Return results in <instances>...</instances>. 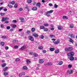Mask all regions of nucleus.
<instances>
[{"instance_id": "nucleus-7", "label": "nucleus", "mask_w": 77, "mask_h": 77, "mask_svg": "<svg viewBox=\"0 0 77 77\" xmlns=\"http://www.w3.org/2000/svg\"><path fill=\"white\" fill-rule=\"evenodd\" d=\"M63 63V61H60L58 63V65H62Z\"/></svg>"}, {"instance_id": "nucleus-20", "label": "nucleus", "mask_w": 77, "mask_h": 77, "mask_svg": "<svg viewBox=\"0 0 77 77\" xmlns=\"http://www.w3.org/2000/svg\"><path fill=\"white\" fill-rule=\"evenodd\" d=\"M36 30V29L34 28H32L31 29V31L33 32H34Z\"/></svg>"}, {"instance_id": "nucleus-33", "label": "nucleus", "mask_w": 77, "mask_h": 77, "mask_svg": "<svg viewBox=\"0 0 77 77\" xmlns=\"http://www.w3.org/2000/svg\"><path fill=\"white\" fill-rule=\"evenodd\" d=\"M23 69H27V67L26 66H24L23 67Z\"/></svg>"}, {"instance_id": "nucleus-42", "label": "nucleus", "mask_w": 77, "mask_h": 77, "mask_svg": "<svg viewBox=\"0 0 77 77\" xmlns=\"http://www.w3.org/2000/svg\"><path fill=\"white\" fill-rule=\"evenodd\" d=\"M44 32H47V31H48V29L47 28H45L44 29Z\"/></svg>"}, {"instance_id": "nucleus-10", "label": "nucleus", "mask_w": 77, "mask_h": 77, "mask_svg": "<svg viewBox=\"0 0 77 77\" xmlns=\"http://www.w3.org/2000/svg\"><path fill=\"white\" fill-rule=\"evenodd\" d=\"M39 63H44V60L42 59H40L39 60Z\"/></svg>"}, {"instance_id": "nucleus-63", "label": "nucleus", "mask_w": 77, "mask_h": 77, "mask_svg": "<svg viewBox=\"0 0 77 77\" xmlns=\"http://www.w3.org/2000/svg\"><path fill=\"white\" fill-rule=\"evenodd\" d=\"M51 30H54V28H52L51 29Z\"/></svg>"}, {"instance_id": "nucleus-45", "label": "nucleus", "mask_w": 77, "mask_h": 77, "mask_svg": "<svg viewBox=\"0 0 77 77\" xmlns=\"http://www.w3.org/2000/svg\"><path fill=\"white\" fill-rule=\"evenodd\" d=\"M5 49L6 50H8V49H9V47H8V46L5 47Z\"/></svg>"}, {"instance_id": "nucleus-12", "label": "nucleus", "mask_w": 77, "mask_h": 77, "mask_svg": "<svg viewBox=\"0 0 77 77\" xmlns=\"http://www.w3.org/2000/svg\"><path fill=\"white\" fill-rule=\"evenodd\" d=\"M50 50L51 51H54L55 50V48H50Z\"/></svg>"}, {"instance_id": "nucleus-34", "label": "nucleus", "mask_w": 77, "mask_h": 77, "mask_svg": "<svg viewBox=\"0 0 77 77\" xmlns=\"http://www.w3.org/2000/svg\"><path fill=\"white\" fill-rule=\"evenodd\" d=\"M72 65L71 64H69L68 66V68H71V67H72Z\"/></svg>"}, {"instance_id": "nucleus-58", "label": "nucleus", "mask_w": 77, "mask_h": 77, "mask_svg": "<svg viewBox=\"0 0 77 77\" xmlns=\"http://www.w3.org/2000/svg\"><path fill=\"white\" fill-rule=\"evenodd\" d=\"M19 77H21V76H22V74L21 73H20L19 75Z\"/></svg>"}, {"instance_id": "nucleus-44", "label": "nucleus", "mask_w": 77, "mask_h": 77, "mask_svg": "<svg viewBox=\"0 0 77 77\" xmlns=\"http://www.w3.org/2000/svg\"><path fill=\"white\" fill-rule=\"evenodd\" d=\"M26 33L29 35L30 33V31H27Z\"/></svg>"}, {"instance_id": "nucleus-49", "label": "nucleus", "mask_w": 77, "mask_h": 77, "mask_svg": "<svg viewBox=\"0 0 77 77\" xmlns=\"http://www.w3.org/2000/svg\"><path fill=\"white\" fill-rule=\"evenodd\" d=\"M49 6H51V7L53 6V5L51 3L49 4Z\"/></svg>"}, {"instance_id": "nucleus-11", "label": "nucleus", "mask_w": 77, "mask_h": 77, "mask_svg": "<svg viewBox=\"0 0 77 77\" xmlns=\"http://www.w3.org/2000/svg\"><path fill=\"white\" fill-rule=\"evenodd\" d=\"M33 36H34V37H38V35L36 33H34L33 34Z\"/></svg>"}, {"instance_id": "nucleus-18", "label": "nucleus", "mask_w": 77, "mask_h": 77, "mask_svg": "<svg viewBox=\"0 0 77 77\" xmlns=\"http://www.w3.org/2000/svg\"><path fill=\"white\" fill-rule=\"evenodd\" d=\"M36 6H37V7H40V6H41V3L39 2H38L36 4Z\"/></svg>"}, {"instance_id": "nucleus-56", "label": "nucleus", "mask_w": 77, "mask_h": 77, "mask_svg": "<svg viewBox=\"0 0 77 77\" xmlns=\"http://www.w3.org/2000/svg\"><path fill=\"white\" fill-rule=\"evenodd\" d=\"M47 52V51L45 50H44L43 51V53H45Z\"/></svg>"}, {"instance_id": "nucleus-57", "label": "nucleus", "mask_w": 77, "mask_h": 77, "mask_svg": "<svg viewBox=\"0 0 77 77\" xmlns=\"http://www.w3.org/2000/svg\"><path fill=\"white\" fill-rule=\"evenodd\" d=\"M6 24H8L9 23V21H6L5 22Z\"/></svg>"}, {"instance_id": "nucleus-25", "label": "nucleus", "mask_w": 77, "mask_h": 77, "mask_svg": "<svg viewBox=\"0 0 77 77\" xmlns=\"http://www.w3.org/2000/svg\"><path fill=\"white\" fill-rule=\"evenodd\" d=\"M33 55L34 57H38V55L36 53H34Z\"/></svg>"}, {"instance_id": "nucleus-9", "label": "nucleus", "mask_w": 77, "mask_h": 77, "mask_svg": "<svg viewBox=\"0 0 77 77\" xmlns=\"http://www.w3.org/2000/svg\"><path fill=\"white\" fill-rule=\"evenodd\" d=\"M53 10H50L47 11V14H51V13H53Z\"/></svg>"}, {"instance_id": "nucleus-5", "label": "nucleus", "mask_w": 77, "mask_h": 77, "mask_svg": "<svg viewBox=\"0 0 77 77\" xmlns=\"http://www.w3.org/2000/svg\"><path fill=\"white\" fill-rule=\"evenodd\" d=\"M69 36H70L71 38H75V35L73 34H69Z\"/></svg>"}, {"instance_id": "nucleus-17", "label": "nucleus", "mask_w": 77, "mask_h": 77, "mask_svg": "<svg viewBox=\"0 0 77 77\" xmlns=\"http://www.w3.org/2000/svg\"><path fill=\"white\" fill-rule=\"evenodd\" d=\"M55 53L56 54L59 53V50L57 49H56L55 50Z\"/></svg>"}, {"instance_id": "nucleus-54", "label": "nucleus", "mask_w": 77, "mask_h": 77, "mask_svg": "<svg viewBox=\"0 0 77 77\" xmlns=\"http://www.w3.org/2000/svg\"><path fill=\"white\" fill-rule=\"evenodd\" d=\"M13 42H18V40H14Z\"/></svg>"}, {"instance_id": "nucleus-30", "label": "nucleus", "mask_w": 77, "mask_h": 77, "mask_svg": "<svg viewBox=\"0 0 77 77\" xmlns=\"http://www.w3.org/2000/svg\"><path fill=\"white\" fill-rule=\"evenodd\" d=\"M48 65H53V63L49 62L48 63Z\"/></svg>"}, {"instance_id": "nucleus-52", "label": "nucleus", "mask_w": 77, "mask_h": 77, "mask_svg": "<svg viewBox=\"0 0 77 77\" xmlns=\"http://www.w3.org/2000/svg\"><path fill=\"white\" fill-rule=\"evenodd\" d=\"M14 48H15V49H16L18 48V46H14Z\"/></svg>"}, {"instance_id": "nucleus-55", "label": "nucleus", "mask_w": 77, "mask_h": 77, "mask_svg": "<svg viewBox=\"0 0 77 77\" xmlns=\"http://www.w3.org/2000/svg\"><path fill=\"white\" fill-rule=\"evenodd\" d=\"M44 35L41 36V39H44Z\"/></svg>"}, {"instance_id": "nucleus-43", "label": "nucleus", "mask_w": 77, "mask_h": 77, "mask_svg": "<svg viewBox=\"0 0 77 77\" xmlns=\"http://www.w3.org/2000/svg\"><path fill=\"white\" fill-rule=\"evenodd\" d=\"M11 29V27L9 26H7V30H9Z\"/></svg>"}, {"instance_id": "nucleus-37", "label": "nucleus", "mask_w": 77, "mask_h": 77, "mask_svg": "<svg viewBox=\"0 0 77 77\" xmlns=\"http://www.w3.org/2000/svg\"><path fill=\"white\" fill-rule=\"evenodd\" d=\"M38 48L39 50H42L43 48V47L42 46H40L38 47Z\"/></svg>"}, {"instance_id": "nucleus-60", "label": "nucleus", "mask_w": 77, "mask_h": 77, "mask_svg": "<svg viewBox=\"0 0 77 77\" xmlns=\"http://www.w3.org/2000/svg\"><path fill=\"white\" fill-rule=\"evenodd\" d=\"M4 11H7L8 9L7 8H5L4 10Z\"/></svg>"}, {"instance_id": "nucleus-4", "label": "nucleus", "mask_w": 77, "mask_h": 77, "mask_svg": "<svg viewBox=\"0 0 77 77\" xmlns=\"http://www.w3.org/2000/svg\"><path fill=\"white\" fill-rule=\"evenodd\" d=\"M8 20V18L7 17H3L2 18V21H5V20Z\"/></svg>"}, {"instance_id": "nucleus-24", "label": "nucleus", "mask_w": 77, "mask_h": 77, "mask_svg": "<svg viewBox=\"0 0 77 77\" xmlns=\"http://www.w3.org/2000/svg\"><path fill=\"white\" fill-rule=\"evenodd\" d=\"M8 67H6L4 69H3V71L4 72L6 71V70H7V69H8Z\"/></svg>"}, {"instance_id": "nucleus-41", "label": "nucleus", "mask_w": 77, "mask_h": 77, "mask_svg": "<svg viewBox=\"0 0 77 77\" xmlns=\"http://www.w3.org/2000/svg\"><path fill=\"white\" fill-rule=\"evenodd\" d=\"M40 28L41 29H44V26H41L40 27Z\"/></svg>"}, {"instance_id": "nucleus-22", "label": "nucleus", "mask_w": 77, "mask_h": 77, "mask_svg": "<svg viewBox=\"0 0 77 77\" xmlns=\"http://www.w3.org/2000/svg\"><path fill=\"white\" fill-rule=\"evenodd\" d=\"M6 64L4 63L2 64V67H5V66H6Z\"/></svg>"}, {"instance_id": "nucleus-26", "label": "nucleus", "mask_w": 77, "mask_h": 77, "mask_svg": "<svg viewBox=\"0 0 77 77\" xmlns=\"http://www.w3.org/2000/svg\"><path fill=\"white\" fill-rule=\"evenodd\" d=\"M32 1V0H27V3H29V4H30V3H31Z\"/></svg>"}, {"instance_id": "nucleus-59", "label": "nucleus", "mask_w": 77, "mask_h": 77, "mask_svg": "<svg viewBox=\"0 0 77 77\" xmlns=\"http://www.w3.org/2000/svg\"><path fill=\"white\" fill-rule=\"evenodd\" d=\"M13 23H17V20H13Z\"/></svg>"}, {"instance_id": "nucleus-27", "label": "nucleus", "mask_w": 77, "mask_h": 77, "mask_svg": "<svg viewBox=\"0 0 77 77\" xmlns=\"http://www.w3.org/2000/svg\"><path fill=\"white\" fill-rule=\"evenodd\" d=\"M14 7L15 8H17V7H18V4H15V5H14Z\"/></svg>"}, {"instance_id": "nucleus-16", "label": "nucleus", "mask_w": 77, "mask_h": 77, "mask_svg": "<svg viewBox=\"0 0 77 77\" xmlns=\"http://www.w3.org/2000/svg\"><path fill=\"white\" fill-rule=\"evenodd\" d=\"M26 48V47L25 46H23L20 48V50H24Z\"/></svg>"}, {"instance_id": "nucleus-31", "label": "nucleus", "mask_w": 77, "mask_h": 77, "mask_svg": "<svg viewBox=\"0 0 77 77\" xmlns=\"http://www.w3.org/2000/svg\"><path fill=\"white\" fill-rule=\"evenodd\" d=\"M0 44H1V45H2V46H4L5 43L3 42H1Z\"/></svg>"}, {"instance_id": "nucleus-29", "label": "nucleus", "mask_w": 77, "mask_h": 77, "mask_svg": "<svg viewBox=\"0 0 77 77\" xmlns=\"http://www.w3.org/2000/svg\"><path fill=\"white\" fill-rule=\"evenodd\" d=\"M74 72V71L72 70H71L69 71V74H72Z\"/></svg>"}, {"instance_id": "nucleus-28", "label": "nucleus", "mask_w": 77, "mask_h": 77, "mask_svg": "<svg viewBox=\"0 0 77 77\" xmlns=\"http://www.w3.org/2000/svg\"><path fill=\"white\" fill-rule=\"evenodd\" d=\"M62 29V27L61 26H58V30H61Z\"/></svg>"}, {"instance_id": "nucleus-40", "label": "nucleus", "mask_w": 77, "mask_h": 77, "mask_svg": "<svg viewBox=\"0 0 77 77\" xmlns=\"http://www.w3.org/2000/svg\"><path fill=\"white\" fill-rule=\"evenodd\" d=\"M26 62L28 64H29V63H30V61L29 60H27L26 61Z\"/></svg>"}, {"instance_id": "nucleus-23", "label": "nucleus", "mask_w": 77, "mask_h": 77, "mask_svg": "<svg viewBox=\"0 0 77 77\" xmlns=\"http://www.w3.org/2000/svg\"><path fill=\"white\" fill-rule=\"evenodd\" d=\"M63 19H66V20H68V18L67 17H66V16H64L63 17Z\"/></svg>"}, {"instance_id": "nucleus-1", "label": "nucleus", "mask_w": 77, "mask_h": 77, "mask_svg": "<svg viewBox=\"0 0 77 77\" xmlns=\"http://www.w3.org/2000/svg\"><path fill=\"white\" fill-rule=\"evenodd\" d=\"M52 41H53V43L54 44H59L60 43V40L57 39V41L54 42L56 41V39L55 38H52L51 39Z\"/></svg>"}, {"instance_id": "nucleus-47", "label": "nucleus", "mask_w": 77, "mask_h": 77, "mask_svg": "<svg viewBox=\"0 0 77 77\" xmlns=\"http://www.w3.org/2000/svg\"><path fill=\"white\" fill-rule=\"evenodd\" d=\"M2 38H3V39H5V38H6V36H2Z\"/></svg>"}, {"instance_id": "nucleus-35", "label": "nucleus", "mask_w": 77, "mask_h": 77, "mask_svg": "<svg viewBox=\"0 0 77 77\" xmlns=\"http://www.w3.org/2000/svg\"><path fill=\"white\" fill-rule=\"evenodd\" d=\"M20 59L18 58H16L15 59V61H16V62H18V61H20Z\"/></svg>"}, {"instance_id": "nucleus-6", "label": "nucleus", "mask_w": 77, "mask_h": 77, "mask_svg": "<svg viewBox=\"0 0 77 77\" xmlns=\"http://www.w3.org/2000/svg\"><path fill=\"white\" fill-rule=\"evenodd\" d=\"M19 19L20 20V22L21 23H23L24 21V18L23 17H20L19 18Z\"/></svg>"}, {"instance_id": "nucleus-8", "label": "nucleus", "mask_w": 77, "mask_h": 77, "mask_svg": "<svg viewBox=\"0 0 77 77\" xmlns=\"http://www.w3.org/2000/svg\"><path fill=\"white\" fill-rule=\"evenodd\" d=\"M69 59L70 60H74V58L73 56H71L69 58Z\"/></svg>"}, {"instance_id": "nucleus-51", "label": "nucleus", "mask_w": 77, "mask_h": 77, "mask_svg": "<svg viewBox=\"0 0 77 77\" xmlns=\"http://www.w3.org/2000/svg\"><path fill=\"white\" fill-rule=\"evenodd\" d=\"M36 4V2H35V1H33L32 2V5H35Z\"/></svg>"}, {"instance_id": "nucleus-36", "label": "nucleus", "mask_w": 77, "mask_h": 77, "mask_svg": "<svg viewBox=\"0 0 77 77\" xmlns=\"http://www.w3.org/2000/svg\"><path fill=\"white\" fill-rule=\"evenodd\" d=\"M49 25L47 23H44V26H48Z\"/></svg>"}, {"instance_id": "nucleus-64", "label": "nucleus", "mask_w": 77, "mask_h": 77, "mask_svg": "<svg viewBox=\"0 0 77 77\" xmlns=\"http://www.w3.org/2000/svg\"><path fill=\"white\" fill-rule=\"evenodd\" d=\"M10 32H12V31H13V29H11L10 30Z\"/></svg>"}, {"instance_id": "nucleus-13", "label": "nucleus", "mask_w": 77, "mask_h": 77, "mask_svg": "<svg viewBox=\"0 0 77 77\" xmlns=\"http://www.w3.org/2000/svg\"><path fill=\"white\" fill-rule=\"evenodd\" d=\"M50 38H54V35L53 34H50L49 35Z\"/></svg>"}, {"instance_id": "nucleus-21", "label": "nucleus", "mask_w": 77, "mask_h": 77, "mask_svg": "<svg viewBox=\"0 0 77 77\" xmlns=\"http://www.w3.org/2000/svg\"><path fill=\"white\" fill-rule=\"evenodd\" d=\"M72 48L71 47H70L69 48V51H72Z\"/></svg>"}, {"instance_id": "nucleus-62", "label": "nucleus", "mask_w": 77, "mask_h": 77, "mask_svg": "<svg viewBox=\"0 0 77 77\" xmlns=\"http://www.w3.org/2000/svg\"><path fill=\"white\" fill-rule=\"evenodd\" d=\"M29 54H33V52H30L29 53Z\"/></svg>"}, {"instance_id": "nucleus-2", "label": "nucleus", "mask_w": 77, "mask_h": 77, "mask_svg": "<svg viewBox=\"0 0 77 77\" xmlns=\"http://www.w3.org/2000/svg\"><path fill=\"white\" fill-rule=\"evenodd\" d=\"M74 53L73 52H70L69 53H68L67 54L68 56H74Z\"/></svg>"}, {"instance_id": "nucleus-39", "label": "nucleus", "mask_w": 77, "mask_h": 77, "mask_svg": "<svg viewBox=\"0 0 77 77\" xmlns=\"http://www.w3.org/2000/svg\"><path fill=\"white\" fill-rule=\"evenodd\" d=\"M73 27H74V25L73 24H71L70 26V28H73Z\"/></svg>"}, {"instance_id": "nucleus-3", "label": "nucleus", "mask_w": 77, "mask_h": 77, "mask_svg": "<svg viewBox=\"0 0 77 77\" xmlns=\"http://www.w3.org/2000/svg\"><path fill=\"white\" fill-rule=\"evenodd\" d=\"M28 38H29V39L31 41H34V38L31 36H28Z\"/></svg>"}, {"instance_id": "nucleus-38", "label": "nucleus", "mask_w": 77, "mask_h": 77, "mask_svg": "<svg viewBox=\"0 0 77 77\" xmlns=\"http://www.w3.org/2000/svg\"><path fill=\"white\" fill-rule=\"evenodd\" d=\"M65 50L66 51H69V48H65Z\"/></svg>"}, {"instance_id": "nucleus-32", "label": "nucleus", "mask_w": 77, "mask_h": 77, "mask_svg": "<svg viewBox=\"0 0 77 77\" xmlns=\"http://www.w3.org/2000/svg\"><path fill=\"white\" fill-rule=\"evenodd\" d=\"M4 75H5V76H6V75H8V73H7L6 72H4Z\"/></svg>"}, {"instance_id": "nucleus-48", "label": "nucleus", "mask_w": 77, "mask_h": 77, "mask_svg": "<svg viewBox=\"0 0 77 77\" xmlns=\"http://www.w3.org/2000/svg\"><path fill=\"white\" fill-rule=\"evenodd\" d=\"M23 10V8H20L19 9V10L20 11H22Z\"/></svg>"}, {"instance_id": "nucleus-15", "label": "nucleus", "mask_w": 77, "mask_h": 77, "mask_svg": "<svg viewBox=\"0 0 77 77\" xmlns=\"http://www.w3.org/2000/svg\"><path fill=\"white\" fill-rule=\"evenodd\" d=\"M15 1H12L11 2H10V4H11V5H15Z\"/></svg>"}, {"instance_id": "nucleus-61", "label": "nucleus", "mask_w": 77, "mask_h": 77, "mask_svg": "<svg viewBox=\"0 0 77 77\" xmlns=\"http://www.w3.org/2000/svg\"><path fill=\"white\" fill-rule=\"evenodd\" d=\"M37 66H38V67H40V66H41V64H38Z\"/></svg>"}, {"instance_id": "nucleus-14", "label": "nucleus", "mask_w": 77, "mask_h": 77, "mask_svg": "<svg viewBox=\"0 0 77 77\" xmlns=\"http://www.w3.org/2000/svg\"><path fill=\"white\" fill-rule=\"evenodd\" d=\"M69 42H72V44L74 43V41L73 40H72L71 38H69Z\"/></svg>"}, {"instance_id": "nucleus-46", "label": "nucleus", "mask_w": 77, "mask_h": 77, "mask_svg": "<svg viewBox=\"0 0 77 77\" xmlns=\"http://www.w3.org/2000/svg\"><path fill=\"white\" fill-rule=\"evenodd\" d=\"M5 14V13H0V15H1V16H3V15H4Z\"/></svg>"}, {"instance_id": "nucleus-19", "label": "nucleus", "mask_w": 77, "mask_h": 77, "mask_svg": "<svg viewBox=\"0 0 77 77\" xmlns=\"http://www.w3.org/2000/svg\"><path fill=\"white\" fill-rule=\"evenodd\" d=\"M37 8L36 7H34L32 8V11H36V10H37Z\"/></svg>"}, {"instance_id": "nucleus-50", "label": "nucleus", "mask_w": 77, "mask_h": 77, "mask_svg": "<svg viewBox=\"0 0 77 77\" xmlns=\"http://www.w3.org/2000/svg\"><path fill=\"white\" fill-rule=\"evenodd\" d=\"M58 7V6L56 4H55L54 7L55 8H57Z\"/></svg>"}, {"instance_id": "nucleus-53", "label": "nucleus", "mask_w": 77, "mask_h": 77, "mask_svg": "<svg viewBox=\"0 0 77 77\" xmlns=\"http://www.w3.org/2000/svg\"><path fill=\"white\" fill-rule=\"evenodd\" d=\"M17 26V25H13V28H15V27Z\"/></svg>"}]
</instances>
